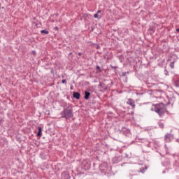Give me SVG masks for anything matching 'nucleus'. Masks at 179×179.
<instances>
[{
    "label": "nucleus",
    "instance_id": "26",
    "mask_svg": "<svg viewBox=\"0 0 179 179\" xmlns=\"http://www.w3.org/2000/svg\"><path fill=\"white\" fill-rule=\"evenodd\" d=\"M35 146H36V148H38V146H40V143H38V141H35L34 142Z\"/></svg>",
    "mask_w": 179,
    "mask_h": 179
},
{
    "label": "nucleus",
    "instance_id": "3",
    "mask_svg": "<svg viewBox=\"0 0 179 179\" xmlns=\"http://www.w3.org/2000/svg\"><path fill=\"white\" fill-rule=\"evenodd\" d=\"M62 118L71 120L73 117V106L71 103H65L63 105V110L60 113Z\"/></svg>",
    "mask_w": 179,
    "mask_h": 179
},
{
    "label": "nucleus",
    "instance_id": "17",
    "mask_svg": "<svg viewBox=\"0 0 179 179\" xmlns=\"http://www.w3.org/2000/svg\"><path fill=\"white\" fill-rule=\"evenodd\" d=\"M147 170H148V166H145L144 167L140 168V170L138 171V172L142 173V174H143L145 173V171H146Z\"/></svg>",
    "mask_w": 179,
    "mask_h": 179
},
{
    "label": "nucleus",
    "instance_id": "30",
    "mask_svg": "<svg viewBox=\"0 0 179 179\" xmlns=\"http://www.w3.org/2000/svg\"><path fill=\"white\" fill-rule=\"evenodd\" d=\"M62 83H63V85H66V80L63 79V80H62Z\"/></svg>",
    "mask_w": 179,
    "mask_h": 179
},
{
    "label": "nucleus",
    "instance_id": "25",
    "mask_svg": "<svg viewBox=\"0 0 179 179\" xmlns=\"http://www.w3.org/2000/svg\"><path fill=\"white\" fill-rule=\"evenodd\" d=\"M174 62L175 61L170 63L169 66L171 68V69H174Z\"/></svg>",
    "mask_w": 179,
    "mask_h": 179
},
{
    "label": "nucleus",
    "instance_id": "1",
    "mask_svg": "<svg viewBox=\"0 0 179 179\" xmlns=\"http://www.w3.org/2000/svg\"><path fill=\"white\" fill-rule=\"evenodd\" d=\"M168 102L166 104L163 103V102H160L159 103H152V106L154 108H150V111H155L159 118H163L164 117L165 114H167V115H171L170 111L167 110V106H170L171 104V101H173V98H168Z\"/></svg>",
    "mask_w": 179,
    "mask_h": 179
},
{
    "label": "nucleus",
    "instance_id": "13",
    "mask_svg": "<svg viewBox=\"0 0 179 179\" xmlns=\"http://www.w3.org/2000/svg\"><path fill=\"white\" fill-rule=\"evenodd\" d=\"M84 99L85 100H89V99H90V96H92V94L90 93V92L88 91H85L84 92Z\"/></svg>",
    "mask_w": 179,
    "mask_h": 179
},
{
    "label": "nucleus",
    "instance_id": "28",
    "mask_svg": "<svg viewBox=\"0 0 179 179\" xmlns=\"http://www.w3.org/2000/svg\"><path fill=\"white\" fill-rule=\"evenodd\" d=\"M94 45H96V50H100V45L96 43H93Z\"/></svg>",
    "mask_w": 179,
    "mask_h": 179
},
{
    "label": "nucleus",
    "instance_id": "15",
    "mask_svg": "<svg viewBox=\"0 0 179 179\" xmlns=\"http://www.w3.org/2000/svg\"><path fill=\"white\" fill-rule=\"evenodd\" d=\"M99 86L101 87V89L103 90V92H106L108 90V87L104 83L99 84Z\"/></svg>",
    "mask_w": 179,
    "mask_h": 179
},
{
    "label": "nucleus",
    "instance_id": "43",
    "mask_svg": "<svg viewBox=\"0 0 179 179\" xmlns=\"http://www.w3.org/2000/svg\"><path fill=\"white\" fill-rule=\"evenodd\" d=\"M62 79H64V78H65V76H62Z\"/></svg>",
    "mask_w": 179,
    "mask_h": 179
},
{
    "label": "nucleus",
    "instance_id": "27",
    "mask_svg": "<svg viewBox=\"0 0 179 179\" xmlns=\"http://www.w3.org/2000/svg\"><path fill=\"white\" fill-rule=\"evenodd\" d=\"M31 54L32 55H34V57H36L37 55V52H36V50H32L31 51Z\"/></svg>",
    "mask_w": 179,
    "mask_h": 179
},
{
    "label": "nucleus",
    "instance_id": "9",
    "mask_svg": "<svg viewBox=\"0 0 179 179\" xmlns=\"http://www.w3.org/2000/svg\"><path fill=\"white\" fill-rule=\"evenodd\" d=\"M127 104L130 106V107H131L132 110H135V107L136 106V105H135V101H134V99H132L131 98L128 99L127 101Z\"/></svg>",
    "mask_w": 179,
    "mask_h": 179
},
{
    "label": "nucleus",
    "instance_id": "36",
    "mask_svg": "<svg viewBox=\"0 0 179 179\" xmlns=\"http://www.w3.org/2000/svg\"><path fill=\"white\" fill-rule=\"evenodd\" d=\"M96 13L99 15V13H101V10H98Z\"/></svg>",
    "mask_w": 179,
    "mask_h": 179
},
{
    "label": "nucleus",
    "instance_id": "48",
    "mask_svg": "<svg viewBox=\"0 0 179 179\" xmlns=\"http://www.w3.org/2000/svg\"><path fill=\"white\" fill-rule=\"evenodd\" d=\"M111 84L113 85V82H111Z\"/></svg>",
    "mask_w": 179,
    "mask_h": 179
},
{
    "label": "nucleus",
    "instance_id": "33",
    "mask_svg": "<svg viewBox=\"0 0 179 179\" xmlns=\"http://www.w3.org/2000/svg\"><path fill=\"white\" fill-rule=\"evenodd\" d=\"M129 73H132V71H128L126 72V75H129Z\"/></svg>",
    "mask_w": 179,
    "mask_h": 179
},
{
    "label": "nucleus",
    "instance_id": "40",
    "mask_svg": "<svg viewBox=\"0 0 179 179\" xmlns=\"http://www.w3.org/2000/svg\"><path fill=\"white\" fill-rule=\"evenodd\" d=\"M176 32L179 33V28L176 29Z\"/></svg>",
    "mask_w": 179,
    "mask_h": 179
},
{
    "label": "nucleus",
    "instance_id": "47",
    "mask_svg": "<svg viewBox=\"0 0 179 179\" xmlns=\"http://www.w3.org/2000/svg\"><path fill=\"white\" fill-rule=\"evenodd\" d=\"M2 85L0 83V86H1Z\"/></svg>",
    "mask_w": 179,
    "mask_h": 179
},
{
    "label": "nucleus",
    "instance_id": "2",
    "mask_svg": "<svg viewBox=\"0 0 179 179\" xmlns=\"http://www.w3.org/2000/svg\"><path fill=\"white\" fill-rule=\"evenodd\" d=\"M97 167H99V170L102 176H106L107 177H111L114 176V172H113L111 165L108 164V163L104 162L99 165L96 161L93 163L94 170H96Z\"/></svg>",
    "mask_w": 179,
    "mask_h": 179
},
{
    "label": "nucleus",
    "instance_id": "41",
    "mask_svg": "<svg viewBox=\"0 0 179 179\" xmlns=\"http://www.w3.org/2000/svg\"><path fill=\"white\" fill-rule=\"evenodd\" d=\"M176 142H178L179 143V138L176 139Z\"/></svg>",
    "mask_w": 179,
    "mask_h": 179
},
{
    "label": "nucleus",
    "instance_id": "32",
    "mask_svg": "<svg viewBox=\"0 0 179 179\" xmlns=\"http://www.w3.org/2000/svg\"><path fill=\"white\" fill-rule=\"evenodd\" d=\"M50 73H52V75H54V69L50 68Z\"/></svg>",
    "mask_w": 179,
    "mask_h": 179
},
{
    "label": "nucleus",
    "instance_id": "37",
    "mask_svg": "<svg viewBox=\"0 0 179 179\" xmlns=\"http://www.w3.org/2000/svg\"><path fill=\"white\" fill-rule=\"evenodd\" d=\"M70 90H73V85H71Z\"/></svg>",
    "mask_w": 179,
    "mask_h": 179
},
{
    "label": "nucleus",
    "instance_id": "31",
    "mask_svg": "<svg viewBox=\"0 0 179 179\" xmlns=\"http://www.w3.org/2000/svg\"><path fill=\"white\" fill-rule=\"evenodd\" d=\"M35 26H36V27H41V22H39V24H36Z\"/></svg>",
    "mask_w": 179,
    "mask_h": 179
},
{
    "label": "nucleus",
    "instance_id": "12",
    "mask_svg": "<svg viewBox=\"0 0 179 179\" xmlns=\"http://www.w3.org/2000/svg\"><path fill=\"white\" fill-rule=\"evenodd\" d=\"M73 99H76V100H79L80 99V93H79L78 92H73Z\"/></svg>",
    "mask_w": 179,
    "mask_h": 179
},
{
    "label": "nucleus",
    "instance_id": "21",
    "mask_svg": "<svg viewBox=\"0 0 179 179\" xmlns=\"http://www.w3.org/2000/svg\"><path fill=\"white\" fill-rule=\"evenodd\" d=\"M41 34H48L50 33V31H48V30L46 29H43L41 31Z\"/></svg>",
    "mask_w": 179,
    "mask_h": 179
},
{
    "label": "nucleus",
    "instance_id": "8",
    "mask_svg": "<svg viewBox=\"0 0 179 179\" xmlns=\"http://www.w3.org/2000/svg\"><path fill=\"white\" fill-rule=\"evenodd\" d=\"M122 161V157L116 155L112 159V162L113 164H117V163H120V162Z\"/></svg>",
    "mask_w": 179,
    "mask_h": 179
},
{
    "label": "nucleus",
    "instance_id": "7",
    "mask_svg": "<svg viewBox=\"0 0 179 179\" xmlns=\"http://www.w3.org/2000/svg\"><path fill=\"white\" fill-rule=\"evenodd\" d=\"M61 178L62 179H71L72 176H71V173H69V171H66L62 172Z\"/></svg>",
    "mask_w": 179,
    "mask_h": 179
},
{
    "label": "nucleus",
    "instance_id": "44",
    "mask_svg": "<svg viewBox=\"0 0 179 179\" xmlns=\"http://www.w3.org/2000/svg\"><path fill=\"white\" fill-rule=\"evenodd\" d=\"M126 157H128V154H126V156H125Z\"/></svg>",
    "mask_w": 179,
    "mask_h": 179
},
{
    "label": "nucleus",
    "instance_id": "23",
    "mask_svg": "<svg viewBox=\"0 0 179 179\" xmlns=\"http://www.w3.org/2000/svg\"><path fill=\"white\" fill-rule=\"evenodd\" d=\"M174 85L176 87H179V78L174 81Z\"/></svg>",
    "mask_w": 179,
    "mask_h": 179
},
{
    "label": "nucleus",
    "instance_id": "49",
    "mask_svg": "<svg viewBox=\"0 0 179 179\" xmlns=\"http://www.w3.org/2000/svg\"><path fill=\"white\" fill-rule=\"evenodd\" d=\"M0 10H1V7H0Z\"/></svg>",
    "mask_w": 179,
    "mask_h": 179
},
{
    "label": "nucleus",
    "instance_id": "20",
    "mask_svg": "<svg viewBox=\"0 0 179 179\" xmlns=\"http://www.w3.org/2000/svg\"><path fill=\"white\" fill-rule=\"evenodd\" d=\"M94 19H101V15H99L97 13L94 15Z\"/></svg>",
    "mask_w": 179,
    "mask_h": 179
},
{
    "label": "nucleus",
    "instance_id": "34",
    "mask_svg": "<svg viewBox=\"0 0 179 179\" xmlns=\"http://www.w3.org/2000/svg\"><path fill=\"white\" fill-rule=\"evenodd\" d=\"M54 30H55L56 31H58V30H59V28H58V27H55L54 28Z\"/></svg>",
    "mask_w": 179,
    "mask_h": 179
},
{
    "label": "nucleus",
    "instance_id": "29",
    "mask_svg": "<svg viewBox=\"0 0 179 179\" xmlns=\"http://www.w3.org/2000/svg\"><path fill=\"white\" fill-rule=\"evenodd\" d=\"M96 29V27H94V25H92L91 27V31H94V29Z\"/></svg>",
    "mask_w": 179,
    "mask_h": 179
},
{
    "label": "nucleus",
    "instance_id": "11",
    "mask_svg": "<svg viewBox=\"0 0 179 179\" xmlns=\"http://www.w3.org/2000/svg\"><path fill=\"white\" fill-rule=\"evenodd\" d=\"M37 129H38V132L36 135L38 138H41V136L43 135V127L39 126L37 127Z\"/></svg>",
    "mask_w": 179,
    "mask_h": 179
},
{
    "label": "nucleus",
    "instance_id": "10",
    "mask_svg": "<svg viewBox=\"0 0 179 179\" xmlns=\"http://www.w3.org/2000/svg\"><path fill=\"white\" fill-rule=\"evenodd\" d=\"M119 76L120 78H124V83H128V76H127V71L119 73Z\"/></svg>",
    "mask_w": 179,
    "mask_h": 179
},
{
    "label": "nucleus",
    "instance_id": "39",
    "mask_svg": "<svg viewBox=\"0 0 179 179\" xmlns=\"http://www.w3.org/2000/svg\"><path fill=\"white\" fill-rule=\"evenodd\" d=\"M78 55H79V57H81L82 52H78Z\"/></svg>",
    "mask_w": 179,
    "mask_h": 179
},
{
    "label": "nucleus",
    "instance_id": "42",
    "mask_svg": "<svg viewBox=\"0 0 179 179\" xmlns=\"http://www.w3.org/2000/svg\"><path fill=\"white\" fill-rule=\"evenodd\" d=\"M69 55H72V52H70V53L69 54Z\"/></svg>",
    "mask_w": 179,
    "mask_h": 179
},
{
    "label": "nucleus",
    "instance_id": "6",
    "mask_svg": "<svg viewBox=\"0 0 179 179\" xmlns=\"http://www.w3.org/2000/svg\"><path fill=\"white\" fill-rule=\"evenodd\" d=\"M173 139H174V134L167 133L164 136V141L168 143H169V142H171V141H173Z\"/></svg>",
    "mask_w": 179,
    "mask_h": 179
},
{
    "label": "nucleus",
    "instance_id": "16",
    "mask_svg": "<svg viewBox=\"0 0 179 179\" xmlns=\"http://www.w3.org/2000/svg\"><path fill=\"white\" fill-rule=\"evenodd\" d=\"M110 68L113 69L115 73H118V66H113V64H110Z\"/></svg>",
    "mask_w": 179,
    "mask_h": 179
},
{
    "label": "nucleus",
    "instance_id": "35",
    "mask_svg": "<svg viewBox=\"0 0 179 179\" xmlns=\"http://www.w3.org/2000/svg\"><path fill=\"white\" fill-rule=\"evenodd\" d=\"M3 118H0V124H2V122H3Z\"/></svg>",
    "mask_w": 179,
    "mask_h": 179
},
{
    "label": "nucleus",
    "instance_id": "45",
    "mask_svg": "<svg viewBox=\"0 0 179 179\" xmlns=\"http://www.w3.org/2000/svg\"><path fill=\"white\" fill-rule=\"evenodd\" d=\"M173 105H174V103H171V106H173Z\"/></svg>",
    "mask_w": 179,
    "mask_h": 179
},
{
    "label": "nucleus",
    "instance_id": "24",
    "mask_svg": "<svg viewBox=\"0 0 179 179\" xmlns=\"http://www.w3.org/2000/svg\"><path fill=\"white\" fill-rule=\"evenodd\" d=\"M164 75H165V76H169V71H167V69H166V67L165 66L164 67Z\"/></svg>",
    "mask_w": 179,
    "mask_h": 179
},
{
    "label": "nucleus",
    "instance_id": "14",
    "mask_svg": "<svg viewBox=\"0 0 179 179\" xmlns=\"http://www.w3.org/2000/svg\"><path fill=\"white\" fill-rule=\"evenodd\" d=\"M148 31H150V34H153L156 31V27L153 25H150Z\"/></svg>",
    "mask_w": 179,
    "mask_h": 179
},
{
    "label": "nucleus",
    "instance_id": "38",
    "mask_svg": "<svg viewBox=\"0 0 179 179\" xmlns=\"http://www.w3.org/2000/svg\"><path fill=\"white\" fill-rule=\"evenodd\" d=\"M67 100H71V97L69 96V95H66Z\"/></svg>",
    "mask_w": 179,
    "mask_h": 179
},
{
    "label": "nucleus",
    "instance_id": "5",
    "mask_svg": "<svg viewBox=\"0 0 179 179\" xmlns=\"http://www.w3.org/2000/svg\"><path fill=\"white\" fill-rule=\"evenodd\" d=\"M120 134H122L124 136L129 138V136H131V130L129 128L122 127L120 130Z\"/></svg>",
    "mask_w": 179,
    "mask_h": 179
},
{
    "label": "nucleus",
    "instance_id": "19",
    "mask_svg": "<svg viewBox=\"0 0 179 179\" xmlns=\"http://www.w3.org/2000/svg\"><path fill=\"white\" fill-rule=\"evenodd\" d=\"M158 125L162 129H164V123L159 121L158 122Z\"/></svg>",
    "mask_w": 179,
    "mask_h": 179
},
{
    "label": "nucleus",
    "instance_id": "22",
    "mask_svg": "<svg viewBox=\"0 0 179 179\" xmlns=\"http://www.w3.org/2000/svg\"><path fill=\"white\" fill-rule=\"evenodd\" d=\"M96 69L97 72H102L103 71V70L101 69V67H100V66H99V65L96 66Z\"/></svg>",
    "mask_w": 179,
    "mask_h": 179
},
{
    "label": "nucleus",
    "instance_id": "46",
    "mask_svg": "<svg viewBox=\"0 0 179 179\" xmlns=\"http://www.w3.org/2000/svg\"><path fill=\"white\" fill-rule=\"evenodd\" d=\"M73 179H76L75 177H73Z\"/></svg>",
    "mask_w": 179,
    "mask_h": 179
},
{
    "label": "nucleus",
    "instance_id": "4",
    "mask_svg": "<svg viewBox=\"0 0 179 179\" xmlns=\"http://www.w3.org/2000/svg\"><path fill=\"white\" fill-rule=\"evenodd\" d=\"M80 167L82 170L87 171L92 168V162H90L89 159H85L82 162Z\"/></svg>",
    "mask_w": 179,
    "mask_h": 179
},
{
    "label": "nucleus",
    "instance_id": "18",
    "mask_svg": "<svg viewBox=\"0 0 179 179\" xmlns=\"http://www.w3.org/2000/svg\"><path fill=\"white\" fill-rule=\"evenodd\" d=\"M40 157L42 159V160H46L47 159V155L44 152H41Z\"/></svg>",
    "mask_w": 179,
    "mask_h": 179
}]
</instances>
